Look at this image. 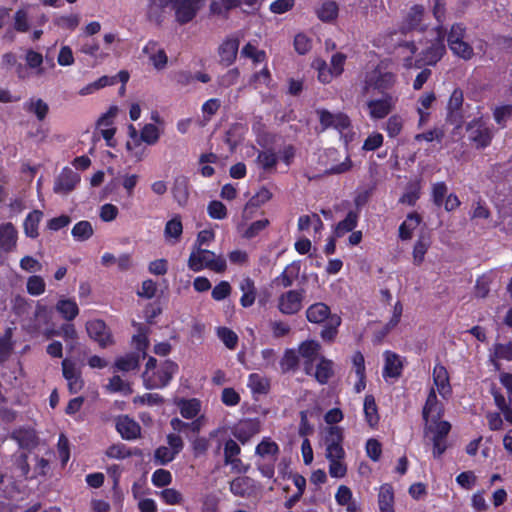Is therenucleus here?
Instances as JSON below:
<instances>
[{
	"mask_svg": "<svg viewBox=\"0 0 512 512\" xmlns=\"http://www.w3.org/2000/svg\"><path fill=\"white\" fill-rule=\"evenodd\" d=\"M187 265L193 272L209 269L215 273H224L227 269V263L223 256L199 247L192 248Z\"/></svg>",
	"mask_w": 512,
	"mask_h": 512,
	"instance_id": "nucleus-1",
	"label": "nucleus"
},
{
	"mask_svg": "<svg viewBox=\"0 0 512 512\" xmlns=\"http://www.w3.org/2000/svg\"><path fill=\"white\" fill-rule=\"evenodd\" d=\"M397 82V75L391 71L383 70L379 65L372 71L366 73L362 92L363 94L370 91H377L379 94H390V91Z\"/></svg>",
	"mask_w": 512,
	"mask_h": 512,
	"instance_id": "nucleus-2",
	"label": "nucleus"
},
{
	"mask_svg": "<svg viewBox=\"0 0 512 512\" xmlns=\"http://www.w3.org/2000/svg\"><path fill=\"white\" fill-rule=\"evenodd\" d=\"M178 369L176 362L167 359L155 371L142 373L143 385L148 390L164 388L169 385Z\"/></svg>",
	"mask_w": 512,
	"mask_h": 512,
	"instance_id": "nucleus-3",
	"label": "nucleus"
},
{
	"mask_svg": "<svg viewBox=\"0 0 512 512\" xmlns=\"http://www.w3.org/2000/svg\"><path fill=\"white\" fill-rule=\"evenodd\" d=\"M469 140L477 149H484L491 145L494 137L493 129L490 127L483 117L474 118L467 126Z\"/></svg>",
	"mask_w": 512,
	"mask_h": 512,
	"instance_id": "nucleus-4",
	"label": "nucleus"
},
{
	"mask_svg": "<svg viewBox=\"0 0 512 512\" xmlns=\"http://www.w3.org/2000/svg\"><path fill=\"white\" fill-rule=\"evenodd\" d=\"M436 39L424 49L419 57L415 61V66L421 68L422 66H434L436 65L446 53V47L444 44L446 34L443 33L442 28L437 29Z\"/></svg>",
	"mask_w": 512,
	"mask_h": 512,
	"instance_id": "nucleus-5",
	"label": "nucleus"
},
{
	"mask_svg": "<svg viewBox=\"0 0 512 512\" xmlns=\"http://www.w3.org/2000/svg\"><path fill=\"white\" fill-rule=\"evenodd\" d=\"M500 381L507 390L508 400H506V397L495 388L491 389V394L493 396L495 405L503 414L504 419L512 425V374H502Z\"/></svg>",
	"mask_w": 512,
	"mask_h": 512,
	"instance_id": "nucleus-6",
	"label": "nucleus"
},
{
	"mask_svg": "<svg viewBox=\"0 0 512 512\" xmlns=\"http://www.w3.org/2000/svg\"><path fill=\"white\" fill-rule=\"evenodd\" d=\"M344 434L343 429L339 426H331L328 428L325 437L326 458L328 461L344 460L345 450L343 448Z\"/></svg>",
	"mask_w": 512,
	"mask_h": 512,
	"instance_id": "nucleus-7",
	"label": "nucleus"
},
{
	"mask_svg": "<svg viewBox=\"0 0 512 512\" xmlns=\"http://www.w3.org/2000/svg\"><path fill=\"white\" fill-rule=\"evenodd\" d=\"M304 289L288 290L278 297L277 308L284 315H295L302 309Z\"/></svg>",
	"mask_w": 512,
	"mask_h": 512,
	"instance_id": "nucleus-8",
	"label": "nucleus"
},
{
	"mask_svg": "<svg viewBox=\"0 0 512 512\" xmlns=\"http://www.w3.org/2000/svg\"><path fill=\"white\" fill-rule=\"evenodd\" d=\"M317 113L322 130L333 128L342 133L351 127L350 118L343 112L332 113L327 109H320Z\"/></svg>",
	"mask_w": 512,
	"mask_h": 512,
	"instance_id": "nucleus-9",
	"label": "nucleus"
},
{
	"mask_svg": "<svg viewBox=\"0 0 512 512\" xmlns=\"http://www.w3.org/2000/svg\"><path fill=\"white\" fill-rule=\"evenodd\" d=\"M202 0H172L175 20L180 25L191 22L200 10Z\"/></svg>",
	"mask_w": 512,
	"mask_h": 512,
	"instance_id": "nucleus-10",
	"label": "nucleus"
},
{
	"mask_svg": "<svg viewBox=\"0 0 512 512\" xmlns=\"http://www.w3.org/2000/svg\"><path fill=\"white\" fill-rule=\"evenodd\" d=\"M397 98L392 94H384L379 99H371L367 102L369 116L372 120L386 118L395 108Z\"/></svg>",
	"mask_w": 512,
	"mask_h": 512,
	"instance_id": "nucleus-11",
	"label": "nucleus"
},
{
	"mask_svg": "<svg viewBox=\"0 0 512 512\" xmlns=\"http://www.w3.org/2000/svg\"><path fill=\"white\" fill-rule=\"evenodd\" d=\"M261 423L258 418H246L232 428V435L243 445L260 433Z\"/></svg>",
	"mask_w": 512,
	"mask_h": 512,
	"instance_id": "nucleus-12",
	"label": "nucleus"
},
{
	"mask_svg": "<svg viewBox=\"0 0 512 512\" xmlns=\"http://www.w3.org/2000/svg\"><path fill=\"white\" fill-rule=\"evenodd\" d=\"M62 374L67 381L70 394H77L84 388L85 382L81 370L67 358L62 361Z\"/></svg>",
	"mask_w": 512,
	"mask_h": 512,
	"instance_id": "nucleus-13",
	"label": "nucleus"
},
{
	"mask_svg": "<svg viewBox=\"0 0 512 512\" xmlns=\"http://www.w3.org/2000/svg\"><path fill=\"white\" fill-rule=\"evenodd\" d=\"M80 175L73 171L70 167H64L60 174L56 177L53 191L56 194L67 195L72 192L80 183Z\"/></svg>",
	"mask_w": 512,
	"mask_h": 512,
	"instance_id": "nucleus-14",
	"label": "nucleus"
},
{
	"mask_svg": "<svg viewBox=\"0 0 512 512\" xmlns=\"http://www.w3.org/2000/svg\"><path fill=\"white\" fill-rule=\"evenodd\" d=\"M321 351V345L316 340H305L298 346V354L303 358L304 371L307 375H312L314 362L318 359Z\"/></svg>",
	"mask_w": 512,
	"mask_h": 512,
	"instance_id": "nucleus-15",
	"label": "nucleus"
},
{
	"mask_svg": "<svg viewBox=\"0 0 512 512\" xmlns=\"http://www.w3.org/2000/svg\"><path fill=\"white\" fill-rule=\"evenodd\" d=\"M424 16V7L422 5H413L406 16L404 17L401 25L400 32L406 34L411 31L423 32L426 30V25L422 23Z\"/></svg>",
	"mask_w": 512,
	"mask_h": 512,
	"instance_id": "nucleus-16",
	"label": "nucleus"
},
{
	"mask_svg": "<svg viewBox=\"0 0 512 512\" xmlns=\"http://www.w3.org/2000/svg\"><path fill=\"white\" fill-rule=\"evenodd\" d=\"M86 331L91 339L99 344L101 348H106L113 343L112 335L101 319H95L86 323Z\"/></svg>",
	"mask_w": 512,
	"mask_h": 512,
	"instance_id": "nucleus-17",
	"label": "nucleus"
},
{
	"mask_svg": "<svg viewBox=\"0 0 512 512\" xmlns=\"http://www.w3.org/2000/svg\"><path fill=\"white\" fill-rule=\"evenodd\" d=\"M464 102V94L462 89L455 88L450 95L447 103V122L459 126L463 121L462 106Z\"/></svg>",
	"mask_w": 512,
	"mask_h": 512,
	"instance_id": "nucleus-18",
	"label": "nucleus"
},
{
	"mask_svg": "<svg viewBox=\"0 0 512 512\" xmlns=\"http://www.w3.org/2000/svg\"><path fill=\"white\" fill-rule=\"evenodd\" d=\"M10 439L14 440L20 449L32 451L39 444V437L36 431L30 427H19L10 434Z\"/></svg>",
	"mask_w": 512,
	"mask_h": 512,
	"instance_id": "nucleus-19",
	"label": "nucleus"
},
{
	"mask_svg": "<svg viewBox=\"0 0 512 512\" xmlns=\"http://www.w3.org/2000/svg\"><path fill=\"white\" fill-rule=\"evenodd\" d=\"M239 38L236 36H228L220 44L218 48V54L220 57V63L224 66L232 65L237 57L239 49Z\"/></svg>",
	"mask_w": 512,
	"mask_h": 512,
	"instance_id": "nucleus-20",
	"label": "nucleus"
},
{
	"mask_svg": "<svg viewBox=\"0 0 512 512\" xmlns=\"http://www.w3.org/2000/svg\"><path fill=\"white\" fill-rule=\"evenodd\" d=\"M384 367L382 371V375L385 379L393 378L397 379L402 375L403 371V361L400 356L390 350L384 352Z\"/></svg>",
	"mask_w": 512,
	"mask_h": 512,
	"instance_id": "nucleus-21",
	"label": "nucleus"
},
{
	"mask_svg": "<svg viewBox=\"0 0 512 512\" xmlns=\"http://www.w3.org/2000/svg\"><path fill=\"white\" fill-rule=\"evenodd\" d=\"M116 430L125 440H135L141 435V426L127 415L116 420Z\"/></svg>",
	"mask_w": 512,
	"mask_h": 512,
	"instance_id": "nucleus-22",
	"label": "nucleus"
},
{
	"mask_svg": "<svg viewBox=\"0 0 512 512\" xmlns=\"http://www.w3.org/2000/svg\"><path fill=\"white\" fill-rule=\"evenodd\" d=\"M433 382L437 387L439 394L447 399L452 394V387L450 384L449 373L444 365L441 363L435 364L433 368Z\"/></svg>",
	"mask_w": 512,
	"mask_h": 512,
	"instance_id": "nucleus-23",
	"label": "nucleus"
},
{
	"mask_svg": "<svg viewBox=\"0 0 512 512\" xmlns=\"http://www.w3.org/2000/svg\"><path fill=\"white\" fill-rule=\"evenodd\" d=\"M443 415V405L438 401L436 392L433 388L430 389L426 402L422 410V417L425 423H428L431 417L432 422H436Z\"/></svg>",
	"mask_w": 512,
	"mask_h": 512,
	"instance_id": "nucleus-24",
	"label": "nucleus"
},
{
	"mask_svg": "<svg viewBox=\"0 0 512 512\" xmlns=\"http://www.w3.org/2000/svg\"><path fill=\"white\" fill-rule=\"evenodd\" d=\"M174 405L177 406L181 416L184 419L197 418L201 411V401L197 398H182L176 397L173 401Z\"/></svg>",
	"mask_w": 512,
	"mask_h": 512,
	"instance_id": "nucleus-25",
	"label": "nucleus"
},
{
	"mask_svg": "<svg viewBox=\"0 0 512 512\" xmlns=\"http://www.w3.org/2000/svg\"><path fill=\"white\" fill-rule=\"evenodd\" d=\"M279 161L278 154L273 148L258 151L255 163L266 173H274Z\"/></svg>",
	"mask_w": 512,
	"mask_h": 512,
	"instance_id": "nucleus-26",
	"label": "nucleus"
},
{
	"mask_svg": "<svg viewBox=\"0 0 512 512\" xmlns=\"http://www.w3.org/2000/svg\"><path fill=\"white\" fill-rule=\"evenodd\" d=\"M330 307L323 303L317 302L310 305L306 310V318L310 323L320 324L327 320L332 316Z\"/></svg>",
	"mask_w": 512,
	"mask_h": 512,
	"instance_id": "nucleus-27",
	"label": "nucleus"
},
{
	"mask_svg": "<svg viewBox=\"0 0 512 512\" xmlns=\"http://www.w3.org/2000/svg\"><path fill=\"white\" fill-rule=\"evenodd\" d=\"M17 230L10 222L0 225V249L10 252L16 247Z\"/></svg>",
	"mask_w": 512,
	"mask_h": 512,
	"instance_id": "nucleus-28",
	"label": "nucleus"
},
{
	"mask_svg": "<svg viewBox=\"0 0 512 512\" xmlns=\"http://www.w3.org/2000/svg\"><path fill=\"white\" fill-rule=\"evenodd\" d=\"M360 217V212L358 210H350L346 217L339 221L334 228V236L336 238H341L345 234L352 232L358 225Z\"/></svg>",
	"mask_w": 512,
	"mask_h": 512,
	"instance_id": "nucleus-29",
	"label": "nucleus"
},
{
	"mask_svg": "<svg viewBox=\"0 0 512 512\" xmlns=\"http://www.w3.org/2000/svg\"><path fill=\"white\" fill-rule=\"evenodd\" d=\"M300 273V264L292 262L288 264L284 270L274 279V284L282 288L291 287Z\"/></svg>",
	"mask_w": 512,
	"mask_h": 512,
	"instance_id": "nucleus-30",
	"label": "nucleus"
},
{
	"mask_svg": "<svg viewBox=\"0 0 512 512\" xmlns=\"http://www.w3.org/2000/svg\"><path fill=\"white\" fill-rule=\"evenodd\" d=\"M395 493L392 484L384 483L380 486L378 492V506L380 512H390L394 510Z\"/></svg>",
	"mask_w": 512,
	"mask_h": 512,
	"instance_id": "nucleus-31",
	"label": "nucleus"
},
{
	"mask_svg": "<svg viewBox=\"0 0 512 512\" xmlns=\"http://www.w3.org/2000/svg\"><path fill=\"white\" fill-rule=\"evenodd\" d=\"M172 195L179 206H186L190 195L189 180L186 176H178L175 178L172 187Z\"/></svg>",
	"mask_w": 512,
	"mask_h": 512,
	"instance_id": "nucleus-32",
	"label": "nucleus"
},
{
	"mask_svg": "<svg viewBox=\"0 0 512 512\" xmlns=\"http://www.w3.org/2000/svg\"><path fill=\"white\" fill-rule=\"evenodd\" d=\"M43 216V212L38 209L28 213L23 223L24 233L27 237L36 239L39 236L38 228Z\"/></svg>",
	"mask_w": 512,
	"mask_h": 512,
	"instance_id": "nucleus-33",
	"label": "nucleus"
},
{
	"mask_svg": "<svg viewBox=\"0 0 512 512\" xmlns=\"http://www.w3.org/2000/svg\"><path fill=\"white\" fill-rule=\"evenodd\" d=\"M315 14L322 22L331 23L338 17L339 6L335 1L327 0L315 9Z\"/></svg>",
	"mask_w": 512,
	"mask_h": 512,
	"instance_id": "nucleus-34",
	"label": "nucleus"
},
{
	"mask_svg": "<svg viewBox=\"0 0 512 512\" xmlns=\"http://www.w3.org/2000/svg\"><path fill=\"white\" fill-rule=\"evenodd\" d=\"M422 218L417 212H411L407 215L405 221L399 226V238L402 241L410 240L413 236V231L419 226Z\"/></svg>",
	"mask_w": 512,
	"mask_h": 512,
	"instance_id": "nucleus-35",
	"label": "nucleus"
},
{
	"mask_svg": "<svg viewBox=\"0 0 512 512\" xmlns=\"http://www.w3.org/2000/svg\"><path fill=\"white\" fill-rule=\"evenodd\" d=\"M183 233V224L180 215H175L165 224L164 236L166 240L175 244L179 242Z\"/></svg>",
	"mask_w": 512,
	"mask_h": 512,
	"instance_id": "nucleus-36",
	"label": "nucleus"
},
{
	"mask_svg": "<svg viewBox=\"0 0 512 512\" xmlns=\"http://www.w3.org/2000/svg\"><path fill=\"white\" fill-rule=\"evenodd\" d=\"M105 455L111 459L122 460V459L129 458L131 456H140L141 450L138 448L131 449L123 443H117V444L110 445L106 449Z\"/></svg>",
	"mask_w": 512,
	"mask_h": 512,
	"instance_id": "nucleus-37",
	"label": "nucleus"
},
{
	"mask_svg": "<svg viewBox=\"0 0 512 512\" xmlns=\"http://www.w3.org/2000/svg\"><path fill=\"white\" fill-rule=\"evenodd\" d=\"M23 109L30 114H34L39 121H43L49 112L48 104L41 98H30L23 104Z\"/></svg>",
	"mask_w": 512,
	"mask_h": 512,
	"instance_id": "nucleus-38",
	"label": "nucleus"
},
{
	"mask_svg": "<svg viewBox=\"0 0 512 512\" xmlns=\"http://www.w3.org/2000/svg\"><path fill=\"white\" fill-rule=\"evenodd\" d=\"M364 416L365 421L371 428H376L379 424L380 416L378 413V407L373 395H366L364 398Z\"/></svg>",
	"mask_w": 512,
	"mask_h": 512,
	"instance_id": "nucleus-39",
	"label": "nucleus"
},
{
	"mask_svg": "<svg viewBox=\"0 0 512 512\" xmlns=\"http://www.w3.org/2000/svg\"><path fill=\"white\" fill-rule=\"evenodd\" d=\"M341 322V317L337 314H333L329 317V320L325 321V324L320 332V336L324 342L332 343L335 341Z\"/></svg>",
	"mask_w": 512,
	"mask_h": 512,
	"instance_id": "nucleus-40",
	"label": "nucleus"
},
{
	"mask_svg": "<svg viewBox=\"0 0 512 512\" xmlns=\"http://www.w3.org/2000/svg\"><path fill=\"white\" fill-rule=\"evenodd\" d=\"M333 361L323 356L319 358V362L316 365L314 377L320 384H327L329 379L334 375Z\"/></svg>",
	"mask_w": 512,
	"mask_h": 512,
	"instance_id": "nucleus-41",
	"label": "nucleus"
},
{
	"mask_svg": "<svg viewBox=\"0 0 512 512\" xmlns=\"http://www.w3.org/2000/svg\"><path fill=\"white\" fill-rule=\"evenodd\" d=\"M56 311L63 319L70 322L79 314V307L73 299H60L56 304Z\"/></svg>",
	"mask_w": 512,
	"mask_h": 512,
	"instance_id": "nucleus-42",
	"label": "nucleus"
},
{
	"mask_svg": "<svg viewBox=\"0 0 512 512\" xmlns=\"http://www.w3.org/2000/svg\"><path fill=\"white\" fill-rule=\"evenodd\" d=\"M280 448L275 441L270 438H263L262 441L256 446L255 454L263 459H278Z\"/></svg>",
	"mask_w": 512,
	"mask_h": 512,
	"instance_id": "nucleus-43",
	"label": "nucleus"
},
{
	"mask_svg": "<svg viewBox=\"0 0 512 512\" xmlns=\"http://www.w3.org/2000/svg\"><path fill=\"white\" fill-rule=\"evenodd\" d=\"M141 356L136 352H131L121 356L115 361V368L120 371L129 372L139 367Z\"/></svg>",
	"mask_w": 512,
	"mask_h": 512,
	"instance_id": "nucleus-44",
	"label": "nucleus"
},
{
	"mask_svg": "<svg viewBox=\"0 0 512 512\" xmlns=\"http://www.w3.org/2000/svg\"><path fill=\"white\" fill-rule=\"evenodd\" d=\"M312 68L318 72V80L323 84H329L333 78L337 76L331 71V68L327 65V62L322 58H316L311 64Z\"/></svg>",
	"mask_w": 512,
	"mask_h": 512,
	"instance_id": "nucleus-45",
	"label": "nucleus"
},
{
	"mask_svg": "<svg viewBox=\"0 0 512 512\" xmlns=\"http://www.w3.org/2000/svg\"><path fill=\"white\" fill-rule=\"evenodd\" d=\"M421 196V187L419 182L409 183L404 193L399 198V203L408 206H415Z\"/></svg>",
	"mask_w": 512,
	"mask_h": 512,
	"instance_id": "nucleus-46",
	"label": "nucleus"
},
{
	"mask_svg": "<svg viewBox=\"0 0 512 512\" xmlns=\"http://www.w3.org/2000/svg\"><path fill=\"white\" fill-rule=\"evenodd\" d=\"M160 138V130L153 123H147L143 126L140 131L139 140L137 141V145L140 142H144L147 145H155Z\"/></svg>",
	"mask_w": 512,
	"mask_h": 512,
	"instance_id": "nucleus-47",
	"label": "nucleus"
},
{
	"mask_svg": "<svg viewBox=\"0 0 512 512\" xmlns=\"http://www.w3.org/2000/svg\"><path fill=\"white\" fill-rule=\"evenodd\" d=\"M299 365V354L292 348L284 351L280 360V367L283 373L294 371Z\"/></svg>",
	"mask_w": 512,
	"mask_h": 512,
	"instance_id": "nucleus-48",
	"label": "nucleus"
},
{
	"mask_svg": "<svg viewBox=\"0 0 512 512\" xmlns=\"http://www.w3.org/2000/svg\"><path fill=\"white\" fill-rule=\"evenodd\" d=\"M71 234L77 241H86L93 235L92 225L87 220L79 221L73 226Z\"/></svg>",
	"mask_w": 512,
	"mask_h": 512,
	"instance_id": "nucleus-49",
	"label": "nucleus"
},
{
	"mask_svg": "<svg viewBox=\"0 0 512 512\" xmlns=\"http://www.w3.org/2000/svg\"><path fill=\"white\" fill-rule=\"evenodd\" d=\"M248 387L253 393L266 394L269 391L268 379L262 377L258 373H252L248 377Z\"/></svg>",
	"mask_w": 512,
	"mask_h": 512,
	"instance_id": "nucleus-50",
	"label": "nucleus"
},
{
	"mask_svg": "<svg viewBox=\"0 0 512 512\" xmlns=\"http://www.w3.org/2000/svg\"><path fill=\"white\" fill-rule=\"evenodd\" d=\"M216 334L228 349L234 350L237 347L239 338L232 329L221 326L217 328Z\"/></svg>",
	"mask_w": 512,
	"mask_h": 512,
	"instance_id": "nucleus-51",
	"label": "nucleus"
},
{
	"mask_svg": "<svg viewBox=\"0 0 512 512\" xmlns=\"http://www.w3.org/2000/svg\"><path fill=\"white\" fill-rule=\"evenodd\" d=\"M132 343L134 344L136 353H138L142 358H145L147 355L146 351L149 346V340L144 327L139 326L138 334L132 337Z\"/></svg>",
	"mask_w": 512,
	"mask_h": 512,
	"instance_id": "nucleus-52",
	"label": "nucleus"
},
{
	"mask_svg": "<svg viewBox=\"0 0 512 512\" xmlns=\"http://www.w3.org/2000/svg\"><path fill=\"white\" fill-rule=\"evenodd\" d=\"M432 13L434 18L437 21V26L435 27V31L437 29L442 28L444 34H447V31L444 27V21L446 19V1L445 0H433Z\"/></svg>",
	"mask_w": 512,
	"mask_h": 512,
	"instance_id": "nucleus-53",
	"label": "nucleus"
},
{
	"mask_svg": "<svg viewBox=\"0 0 512 512\" xmlns=\"http://www.w3.org/2000/svg\"><path fill=\"white\" fill-rule=\"evenodd\" d=\"M249 477H237L230 482V491L233 495L244 497L251 488Z\"/></svg>",
	"mask_w": 512,
	"mask_h": 512,
	"instance_id": "nucleus-54",
	"label": "nucleus"
},
{
	"mask_svg": "<svg viewBox=\"0 0 512 512\" xmlns=\"http://www.w3.org/2000/svg\"><path fill=\"white\" fill-rule=\"evenodd\" d=\"M272 198L271 191L265 187L262 186L255 195H253L248 202L246 203V209L249 208H258L264 205L266 202H268Z\"/></svg>",
	"mask_w": 512,
	"mask_h": 512,
	"instance_id": "nucleus-55",
	"label": "nucleus"
},
{
	"mask_svg": "<svg viewBox=\"0 0 512 512\" xmlns=\"http://www.w3.org/2000/svg\"><path fill=\"white\" fill-rule=\"evenodd\" d=\"M244 133V126L240 123H235L226 132L225 142L231 149L236 148L239 144L241 137Z\"/></svg>",
	"mask_w": 512,
	"mask_h": 512,
	"instance_id": "nucleus-56",
	"label": "nucleus"
},
{
	"mask_svg": "<svg viewBox=\"0 0 512 512\" xmlns=\"http://www.w3.org/2000/svg\"><path fill=\"white\" fill-rule=\"evenodd\" d=\"M27 292L32 296H39L45 292L46 284L39 275H32L26 283Z\"/></svg>",
	"mask_w": 512,
	"mask_h": 512,
	"instance_id": "nucleus-57",
	"label": "nucleus"
},
{
	"mask_svg": "<svg viewBox=\"0 0 512 512\" xmlns=\"http://www.w3.org/2000/svg\"><path fill=\"white\" fill-rule=\"evenodd\" d=\"M449 48L453 54L464 60H470L474 55L473 47L464 40L455 42Z\"/></svg>",
	"mask_w": 512,
	"mask_h": 512,
	"instance_id": "nucleus-58",
	"label": "nucleus"
},
{
	"mask_svg": "<svg viewBox=\"0 0 512 512\" xmlns=\"http://www.w3.org/2000/svg\"><path fill=\"white\" fill-rule=\"evenodd\" d=\"M12 331L7 329L4 336L0 337V363L5 362L13 350V343L11 341Z\"/></svg>",
	"mask_w": 512,
	"mask_h": 512,
	"instance_id": "nucleus-59",
	"label": "nucleus"
},
{
	"mask_svg": "<svg viewBox=\"0 0 512 512\" xmlns=\"http://www.w3.org/2000/svg\"><path fill=\"white\" fill-rule=\"evenodd\" d=\"M403 129V120L398 114L391 115L385 126V130L390 138L397 137Z\"/></svg>",
	"mask_w": 512,
	"mask_h": 512,
	"instance_id": "nucleus-60",
	"label": "nucleus"
},
{
	"mask_svg": "<svg viewBox=\"0 0 512 512\" xmlns=\"http://www.w3.org/2000/svg\"><path fill=\"white\" fill-rule=\"evenodd\" d=\"M54 24L59 28L73 31L79 25V16L77 14L62 15L54 19Z\"/></svg>",
	"mask_w": 512,
	"mask_h": 512,
	"instance_id": "nucleus-61",
	"label": "nucleus"
},
{
	"mask_svg": "<svg viewBox=\"0 0 512 512\" xmlns=\"http://www.w3.org/2000/svg\"><path fill=\"white\" fill-rule=\"evenodd\" d=\"M269 224L270 221L268 219L256 220L247 227L243 233V237L246 239H253L265 230Z\"/></svg>",
	"mask_w": 512,
	"mask_h": 512,
	"instance_id": "nucleus-62",
	"label": "nucleus"
},
{
	"mask_svg": "<svg viewBox=\"0 0 512 512\" xmlns=\"http://www.w3.org/2000/svg\"><path fill=\"white\" fill-rule=\"evenodd\" d=\"M151 481L155 487H158V488L166 487L171 484L172 475H171L170 471L160 468L153 472Z\"/></svg>",
	"mask_w": 512,
	"mask_h": 512,
	"instance_id": "nucleus-63",
	"label": "nucleus"
},
{
	"mask_svg": "<svg viewBox=\"0 0 512 512\" xmlns=\"http://www.w3.org/2000/svg\"><path fill=\"white\" fill-rule=\"evenodd\" d=\"M493 116L496 123L501 127H506V122L512 116V105L498 106L493 111Z\"/></svg>",
	"mask_w": 512,
	"mask_h": 512,
	"instance_id": "nucleus-64",
	"label": "nucleus"
}]
</instances>
